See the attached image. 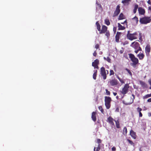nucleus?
Instances as JSON below:
<instances>
[{
	"label": "nucleus",
	"mask_w": 151,
	"mask_h": 151,
	"mask_svg": "<svg viewBox=\"0 0 151 151\" xmlns=\"http://www.w3.org/2000/svg\"><path fill=\"white\" fill-rule=\"evenodd\" d=\"M151 22L150 17H145L140 18L139 22L141 24H146L150 23Z\"/></svg>",
	"instance_id": "obj_1"
},
{
	"label": "nucleus",
	"mask_w": 151,
	"mask_h": 151,
	"mask_svg": "<svg viewBox=\"0 0 151 151\" xmlns=\"http://www.w3.org/2000/svg\"><path fill=\"white\" fill-rule=\"evenodd\" d=\"M138 34L137 32H135L133 34H131L129 33V31L127 32V36L128 39L131 40H132L137 38L136 36Z\"/></svg>",
	"instance_id": "obj_2"
},
{
	"label": "nucleus",
	"mask_w": 151,
	"mask_h": 151,
	"mask_svg": "<svg viewBox=\"0 0 151 151\" xmlns=\"http://www.w3.org/2000/svg\"><path fill=\"white\" fill-rule=\"evenodd\" d=\"M111 101V99L110 97L106 96L105 97V104L107 109H108L110 108Z\"/></svg>",
	"instance_id": "obj_3"
},
{
	"label": "nucleus",
	"mask_w": 151,
	"mask_h": 151,
	"mask_svg": "<svg viewBox=\"0 0 151 151\" xmlns=\"http://www.w3.org/2000/svg\"><path fill=\"white\" fill-rule=\"evenodd\" d=\"M129 58H130L131 60L133 62V65H136L139 62L138 59L136 58L134 55L132 54H129Z\"/></svg>",
	"instance_id": "obj_4"
},
{
	"label": "nucleus",
	"mask_w": 151,
	"mask_h": 151,
	"mask_svg": "<svg viewBox=\"0 0 151 151\" xmlns=\"http://www.w3.org/2000/svg\"><path fill=\"white\" fill-rule=\"evenodd\" d=\"M129 88V84L127 83L125 84L124 87L122 88L121 92L124 95L127 94L128 92Z\"/></svg>",
	"instance_id": "obj_5"
},
{
	"label": "nucleus",
	"mask_w": 151,
	"mask_h": 151,
	"mask_svg": "<svg viewBox=\"0 0 151 151\" xmlns=\"http://www.w3.org/2000/svg\"><path fill=\"white\" fill-rule=\"evenodd\" d=\"M131 46L134 48L135 49H139V50H142L139 44L137 42L135 41L132 42L131 45Z\"/></svg>",
	"instance_id": "obj_6"
},
{
	"label": "nucleus",
	"mask_w": 151,
	"mask_h": 151,
	"mask_svg": "<svg viewBox=\"0 0 151 151\" xmlns=\"http://www.w3.org/2000/svg\"><path fill=\"white\" fill-rule=\"evenodd\" d=\"M100 74L103 77L104 80H105L107 76L106 73V71L105 68L102 67L100 69Z\"/></svg>",
	"instance_id": "obj_7"
},
{
	"label": "nucleus",
	"mask_w": 151,
	"mask_h": 151,
	"mask_svg": "<svg viewBox=\"0 0 151 151\" xmlns=\"http://www.w3.org/2000/svg\"><path fill=\"white\" fill-rule=\"evenodd\" d=\"M118 81L117 79L114 78L110 80L108 82V84L110 86H113L117 85L118 84Z\"/></svg>",
	"instance_id": "obj_8"
},
{
	"label": "nucleus",
	"mask_w": 151,
	"mask_h": 151,
	"mask_svg": "<svg viewBox=\"0 0 151 151\" xmlns=\"http://www.w3.org/2000/svg\"><path fill=\"white\" fill-rule=\"evenodd\" d=\"M151 51V47L149 44H147L145 47V52L147 56L150 55V53Z\"/></svg>",
	"instance_id": "obj_9"
},
{
	"label": "nucleus",
	"mask_w": 151,
	"mask_h": 151,
	"mask_svg": "<svg viewBox=\"0 0 151 151\" xmlns=\"http://www.w3.org/2000/svg\"><path fill=\"white\" fill-rule=\"evenodd\" d=\"M120 6L119 5H118L116 8V10L115 11L113 15V17H115L118 15L119 14L120 11Z\"/></svg>",
	"instance_id": "obj_10"
},
{
	"label": "nucleus",
	"mask_w": 151,
	"mask_h": 151,
	"mask_svg": "<svg viewBox=\"0 0 151 151\" xmlns=\"http://www.w3.org/2000/svg\"><path fill=\"white\" fill-rule=\"evenodd\" d=\"M99 64V60L97 59L95 60L94 62L92 63V66L94 67V68L98 69L99 68L98 65Z\"/></svg>",
	"instance_id": "obj_11"
},
{
	"label": "nucleus",
	"mask_w": 151,
	"mask_h": 151,
	"mask_svg": "<svg viewBox=\"0 0 151 151\" xmlns=\"http://www.w3.org/2000/svg\"><path fill=\"white\" fill-rule=\"evenodd\" d=\"M108 29V27L106 26L103 25L102 26L101 29L99 31V34H104L107 31Z\"/></svg>",
	"instance_id": "obj_12"
},
{
	"label": "nucleus",
	"mask_w": 151,
	"mask_h": 151,
	"mask_svg": "<svg viewBox=\"0 0 151 151\" xmlns=\"http://www.w3.org/2000/svg\"><path fill=\"white\" fill-rule=\"evenodd\" d=\"M102 140H101L100 139H97L96 142L98 144V147L96 148V149H97L100 150L101 149V148L102 146V145L103 146H104L103 144H101V143L102 142Z\"/></svg>",
	"instance_id": "obj_13"
},
{
	"label": "nucleus",
	"mask_w": 151,
	"mask_h": 151,
	"mask_svg": "<svg viewBox=\"0 0 151 151\" xmlns=\"http://www.w3.org/2000/svg\"><path fill=\"white\" fill-rule=\"evenodd\" d=\"M115 121L111 117L109 116L108 118L107 122L112 126H114V121Z\"/></svg>",
	"instance_id": "obj_14"
},
{
	"label": "nucleus",
	"mask_w": 151,
	"mask_h": 151,
	"mask_svg": "<svg viewBox=\"0 0 151 151\" xmlns=\"http://www.w3.org/2000/svg\"><path fill=\"white\" fill-rule=\"evenodd\" d=\"M139 14L141 15H144L145 13V10L141 7H139L138 9Z\"/></svg>",
	"instance_id": "obj_15"
},
{
	"label": "nucleus",
	"mask_w": 151,
	"mask_h": 151,
	"mask_svg": "<svg viewBox=\"0 0 151 151\" xmlns=\"http://www.w3.org/2000/svg\"><path fill=\"white\" fill-rule=\"evenodd\" d=\"M122 33L121 32H117L116 35L115 36L116 41V42H119V38L120 35H121Z\"/></svg>",
	"instance_id": "obj_16"
},
{
	"label": "nucleus",
	"mask_w": 151,
	"mask_h": 151,
	"mask_svg": "<svg viewBox=\"0 0 151 151\" xmlns=\"http://www.w3.org/2000/svg\"><path fill=\"white\" fill-rule=\"evenodd\" d=\"M130 135L134 139L136 138L137 136L136 135V133L134 132L133 130H131L130 131Z\"/></svg>",
	"instance_id": "obj_17"
},
{
	"label": "nucleus",
	"mask_w": 151,
	"mask_h": 151,
	"mask_svg": "<svg viewBox=\"0 0 151 151\" xmlns=\"http://www.w3.org/2000/svg\"><path fill=\"white\" fill-rule=\"evenodd\" d=\"M96 113L95 112H93L92 114L91 118L92 120L94 122L96 121Z\"/></svg>",
	"instance_id": "obj_18"
},
{
	"label": "nucleus",
	"mask_w": 151,
	"mask_h": 151,
	"mask_svg": "<svg viewBox=\"0 0 151 151\" xmlns=\"http://www.w3.org/2000/svg\"><path fill=\"white\" fill-rule=\"evenodd\" d=\"M137 56L139 60H142L144 58L145 55L143 53L140 52L137 55Z\"/></svg>",
	"instance_id": "obj_19"
},
{
	"label": "nucleus",
	"mask_w": 151,
	"mask_h": 151,
	"mask_svg": "<svg viewBox=\"0 0 151 151\" xmlns=\"http://www.w3.org/2000/svg\"><path fill=\"white\" fill-rule=\"evenodd\" d=\"M131 0H123L122 1V3H123L124 5H128L129 4V2Z\"/></svg>",
	"instance_id": "obj_20"
},
{
	"label": "nucleus",
	"mask_w": 151,
	"mask_h": 151,
	"mask_svg": "<svg viewBox=\"0 0 151 151\" xmlns=\"http://www.w3.org/2000/svg\"><path fill=\"white\" fill-rule=\"evenodd\" d=\"M118 25L119 30H123L125 29V27L124 26H122L119 23H118Z\"/></svg>",
	"instance_id": "obj_21"
},
{
	"label": "nucleus",
	"mask_w": 151,
	"mask_h": 151,
	"mask_svg": "<svg viewBox=\"0 0 151 151\" xmlns=\"http://www.w3.org/2000/svg\"><path fill=\"white\" fill-rule=\"evenodd\" d=\"M124 19V16L122 13H121L119 16L118 19L119 20L123 19Z\"/></svg>",
	"instance_id": "obj_22"
},
{
	"label": "nucleus",
	"mask_w": 151,
	"mask_h": 151,
	"mask_svg": "<svg viewBox=\"0 0 151 151\" xmlns=\"http://www.w3.org/2000/svg\"><path fill=\"white\" fill-rule=\"evenodd\" d=\"M138 5L137 4H135L134 5V9H133V12L134 14L136 13L137 9H138Z\"/></svg>",
	"instance_id": "obj_23"
},
{
	"label": "nucleus",
	"mask_w": 151,
	"mask_h": 151,
	"mask_svg": "<svg viewBox=\"0 0 151 151\" xmlns=\"http://www.w3.org/2000/svg\"><path fill=\"white\" fill-rule=\"evenodd\" d=\"M96 24L97 27V29L98 31L99 32L101 30V26L98 21L96 22Z\"/></svg>",
	"instance_id": "obj_24"
},
{
	"label": "nucleus",
	"mask_w": 151,
	"mask_h": 151,
	"mask_svg": "<svg viewBox=\"0 0 151 151\" xmlns=\"http://www.w3.org/2000/svg\"><path fill=\"white\" fill-rule=\"evenodd\" d=\"M94 73L93 75V78L94 80H96V79L97 70H94Z\"/></svg>",
	"instance_id": "obj_25"
},
{
	"label": "nucleus",
	"mask_w": 151,
	"mask_h": 151,
	"mask_svg": "<svg viewBox=\"0 0 151 151\" xmlns=\"http://www.w3.org/2000/svg\"><path fill=\"white\" fill-rule=\"evenodd\" d=\"M116 78L119 80L122 84L124 83V80L123 79H121L118 76H116Z\"/></svg>",
	"instance_id": "obj_26"
},
{
	"label": "nucleus",
	"mask_w": 151,
	"mask_h": 151,
	"mask_svg": "<svg viewBox=\"0 0 151 151\" xmlns=\"http://www.w3.org/2000/svg\"><path fill=\"white\" fill-rule=\"evenodd\" d=\"M127 133V129L126 127H124L123 130V134L124 135H126Z\"/></svg>",
	"instance_id": "obj_27"
},
{
	"label": "nucleus",
	"mask_w": 151,
	"mask_h": 151,
	"mask_svg": "<svg viewBox=\"0 0 151 151\" xmlns=\"http://www.w3.org/2000/svg\"><path fill=\"white\" fill-rule=\"evenodd\" d=\"M116 122V127L117 128L119 129L120 128L119 122V121H115Z\"/></svg>",
	"instance_id": "obj_28"
},
{
	"label": "nucleus",
	"mask_w": 151,
	"mask_h": 151,
	"mask_svg": "<svg viewBox=\"0 0 151 151\" xmlns=\"http://www.w3.org/2000/svg\"><path fill=\"white\" fill-rule=\"evenodd\" d=\"M139 82L140 84L143 87H146L147 86V85L145 82L140 81Z\"/></svg>",
	"instance_id": "obj_29"
},
{
	"label": "nucleus",
	"mask_w": 151,
	"mask_h": 151,
	"mask_svg": "<svg viewBox=\"0 0 151 151\" xmlns=\"http://www.w3.org/2000/svg\"><path fill=\"white\" fill-rule=\"evenodd\" d=\"M105 23L108 26L110 24V22L108 19H106L104 21Z\"/></svg>",
	"instance_id": "obj_30"
},
{
	"label": "nucleus",
	"mask_w": 151,
	"mask_h": 151,
	"mask_svg": "<svg viewBox=\"0 0 151 151\" xmlns=\"http://www.w3.org/2000/svg\"><path fill=\"white\" fill-rule=\"evenodd\" d=\"M132 19L135 21L136 24H137L139 21L137 17L136 16H135Z\"/></svg>",
	"instance_id": "obj_31"
},
{
	"label": "nucleus",
	"mask_w": 151,
	"mask_h": 151,
	"mask_svg": "<svg viewBox=\"0 0 151 151\" xmlns=\"http://www.w3.org/2000/svg\"><path fill=\"white\" fill-rule=\"evenodd\" d=\"M104 58L105 60H106L109 63H111V59L109 57H107V58L104 57Z\"/></svg>",
	"instance_id": "obj_32"
},
{
	"label": "nucleus",
	"mask_w": 151,
	"mask_h": 151,
	"mask_svg": "<svg viewBox=\"0 0 151 151\" xmlns=\"http://www.w3.org/2000/svg\"><path fill=\"white\" fill-rule=\"evenodd\" d=\"M105 35L106 36L107 38H109L110 36V33L109 30H107L106 32H105Z\"/></svg>",
	"instance_id": "obj_33"
},
{
	"label": "nucleus",
	"mask_w": 151,
	"mask_h": 151,
	"mask_svg": "<svg viewBox=\"0 0 151 151\" xmlns=\"http://www.w3.org/2000/svg\"><path fill=\"white\" fill-rule=\"evenodd\" d=\"M99 109L100 110L102 114H104V110L101 106H99Z\"/></svg>",
	"instance_id": "obj_34"
},
{
	"label": "nucleus",
	"mask_w": 151,
	"mask_h": 151,
	"mask_svg": "<svg viewBox=\"0 0 151 151\" xmlns=\"http://www.w3.org/2000/svg\"><path fill=\"white\" fill-rule=\"evenodd\" d=\"M139 39L141 42L142 41V33H140L139 34Z\"/></svg>",
	"instance_id": "obj_35"
},
{
	"label": "nucleus",
	"mask_w": 151,
	"mask_h": 151,
	"mask_svg": "<svg viewBox=\"0 0 151 151\" xmlns=\"http://www.w3.org/2000/svg\"><path fill=\"white\" fill-rule=\"evenodd\" d=\"M125 70L128 72L129 75L132 76V74L130 70L127 68H126Z\"/></svg>",
	"instance_id": "obj_36"
},
{
	"label": "nucleus",
	"mask_w": 151,
	"mask_h": 151,
	"mask_svg": "<svg viewBox=\"0 0 151 151\" xmlns=\"http://www.w3.org/2000/svg\"><path fill=\"white\" fill-rule=\"evenodd\" d=\"M127 141L130 144L132 145H133V146L134 145V143L133 142L129 139H127Z\"/></svg>",
	"instance_id": "obj_37"
},
{
	"label": "nucleus",
	"mask_w": 151,
	"mask_h": 151,
	"mask_svg": "<svg viewBox=\"0 0 151 151\" xmlns=\"http://www.w3.org/2000/svg\"><path fill=\"white\" fill-rule=\"evenodd\" d=\"M150 97V94H147L144 96L143 98L144 99H147L149 97Z\"/></svg>",
	"instance_id": "obj_38"
},
{
	"label": "nucleus",
	"mask_w": 151,
	"mask_h": 151,
	"mask_svg": "<svg viewBox=\"0 0 151 151\" xmlns=\"http://www.w3.org/2000/svg\"><path fill=\"white\" fill-rule=\"evenodd\" d=\"M95 48L96 49H99V50H100L99 48V45L98 44H97L95 45Z\"/></svg>",
	"instance_id": "obj_39"
},
{
	"label": "nucleus",
	"mask_w": 151,
	"mask_h": 151,
	"mask_svg": "<svg viewBox=\"0 0 151 151\" xmlns=\"http://www.w3.org/2000/svg\"><path fill=\"white\" fill-rule=\"evenodd\" d=\"M106 91V94L107 95H110V93L109 91L107 89H105Z\"/></svg>",
	"instance_id": "obj_40"
},
{
	"label": "nucleus",
	"mask_w": 151,
	"mask_h": 151,
	"mask_svg": "<svg viewBox=\"0 0 151 151\" xmlns=\"http://www.w3.org/2000/svg\"><path fill=\"white\" fill-rule=\"evenodd\" d=\"M110 74H109L110 76H111V75H114V72L113 70H110Z\"/></svg>",
	"instance_id": "obj_41"
},
{
	"label": "nucleus",
	"mask_w": 151,
	"mask_h": 151,
	"mask_svg": "<svg viewBox=\"0 0 151 151\" xmlns=\"http://www.w3.org/2000/svg\"><path fill=\"white\" fill-rule=\"evenodd\" d=\"M142 110V109L139 107H138L137 109V111L138 112H141Z\"/></svg>",
	"instance_id": "obj_42"
},
{
	"label": "nucleus",
	"mask_w": 151,
	"mask_h": 151,
	"mask_svg": "<svg viewBox=\"0 0 151 151\" xmlns=\"http://www.w3.org/2000/svg\"><path fill=\"white\" fill-rule=\"evenodd\" d=\"M97 52L96 50L93 53V55L94 57H96L97 56Z\"/></svg>",
	"instance_id": "obj_43"
},
{
	"label": "nucleus",
	"mask_w": 151,
	"mask_h": 151,
	"mask_svg": "<svg viewBox=\"0 0 151 151\" xmlns=\"http://www.w3.org/2000/svg\"><path fill=\"white\" fill-rule=\"evenodd\" d=\"M123 103L124 104H125L126 105H130L132 104L131 103H125L124 101H123Z\"/></svg>",
	"instance_id": "obj_44"
},
{
	"label": "nucleus",
	"mask_w": 151,
	"mask_h": 151,
	"mask_svg": "<svg viewBox=\"0 0 151 151\" xmlns=\"http://www.w3.org/2000/svg\"><path fill=\"white\" fill-rule=\"evenodd\" d=\"M135 50L134 51V52L135 53H136V54L139 51H142V50H139V49H135Z\"/></svg>",
	"instance_id": "obj_45"
},
{
	"label": "nucleus",
	"mask_w": 151,
	"mask_h": 151,
	"mask_svg": "<svg viewBox=\"0 0 151 151\" xmlns=\"http://www.w3.org/2000/svg\"><path fill=\"white\" fill-rule=\"evenodd\" d=\"M116 149V147H113L111 148V150L112 151H115Z\"/></svg>",
	"instance_id": "obj_46"
},
{
	"label": "nucleus",
	"mask_w": 151,
	"mask_h": 151,
	"mask_svg": "<svg viewBox=\"0 0 151 151\" xmlns=\"http://www.w3.org/2000/svg\"><path fill=\"white\" fill-rule=\"evenodd\" d=\"M139 116L140 117H142V114L141 112H139Z\"/></svg>",
	"instance_id": "obj_47"
},
{
	"label": "nucleus",
	"mask_w": 151,
	"mask_h": 151,
	"mask_svg": "<svg viewBox=\"0 0 151 151\" xmlns=\"http://www.w3.org/2000/svg\"><path fill=\"white\" fill-rule=\"evenodd\" d=\"M116 27H113V31L114 33H115L116 32Z\"/></svg>",
	"instance_id": "obj_48"
},
{
	"label": "nucleus",
	"mask_w": 151,
	"mask_h": 151,
	"mask_svg": "<svg viewBox=\"0 0 151 151\" xmlns=\"http://www.w3.org/2000/svg\"><path fill=\"white\" fill-rule=\"evenodd\" d=\"M97 5L99 8H102V6L101 4H97Z\"/></svg>",
	"instance_id": "obj_49"
},
{
	"label": "nucleus",
	"mask_w": 151,
	"mask_h": 151,
	"mask_svg": "<svg viewBox=\"0 0 151 151\" xmlns=\"http://www.w3.org/2000/svg\"><path fill=\"white\" fill-rule=\"evenodd\" d=\"M99 150L97 149H96V147H94L93 149V151H99Z\"/></svg>",
	"instance_id": "obj_50"
},
{
	"label": "nucleus",
	"mask_w": 151,
	"mask_h": 151,
	"mask_svg": "<svg viewBox=\"0 0 151 151\" xmlns=\"http://www.w3.org/2000/svg\"><path fill=\"white\" fill-rule=\"evenodd\" d=\"M149 83L150 85V89H151V80H149Z\"/></svg>",
	"instance_id": "obj_51"
},
{
	"label": "nucleus",
	"mask_w": 151,
	"mask_h": 151,
	"mask_svg": "<svg viewBox=\"0 0 151 151\" xmlns=\"http://www.w3.org/2000/svg\"><path fill=\"white\" fill-rule=\"evenodd\" d=\"M147 101L148 102H151V98H150V99H149L147 100Z\"/></svg>",
	"instance_id": "obj_52"
},
{
	"label": "nucleus",
	"mask_w": 151,
	"mask_h": 151,
	"mask_svg": "<svg viewBox=\"0 0 151 151\" xmlns=\"http://www.w3.org/2000/svg\"><path fill=\"white\" fill-rule=\"evenodd\" d=\"M113 94L114 96H116L117 95V93L116 92H113Z\"/></svg>",
	"instance_id": "obj_53"
},
{
	"label": "nucleus",
	"mask_w": 151,
	"mask_h": 151,
	"mask_svg": "<svg viewBox=\"0 0 151 151\" xmlns=\"http://www.w3.org/2000/svg\"><path fill=\"white\" fill-rule=\"evenodd\" d=\"M147 3L148 4H151V2L150 1H147Z\"/></svg>",
	"instance_id": "obj_54"
},
{
	"label": "nucleus",
	"mask_w": 151,
	"mask_h": 151,
	"mask_svg": "<svg viewBox=\"0 0 151 151\" xmlns=\"http://www.w3.org/2000/svg\"><path fill=\"white\" fill-rule=\"evenodd\" d=\"M148 115L149 116H151V112L148 113Z\"/></svg>",
	"instance_id": "obj_55"
},
{
	"label": "nucleus",
	"mask_w": 151,
	"mask_h": 151,
	"mask_svg": "<svg viewBox=\"0 0 151 151\" xmlns=\"http://www.w3.org/2000/svg\"><path fill=\"white\" fill-rule=\"evenodd\" d=\"M132 96L133 97V99H134V98H135V96H134V95L133 94H132Z\"/></svg>",
	"instance_id": "obj_56"
},
{
	"label": "nucleus",
	"mask_w": 151,
	"mask_h": 151,
	"mask_svg": "<svg viewBox=\"0 0 151 151\" xmlns=\"http://www.w3.org/2000/svg\"><path fill=\"white\" fill-rule=\"evenodd\" d=\"M124 23H126V24L127 23V20H125L124 22Z\"/></svg>",
	"instance_id": "obj_57"
},
{
	"label": "nucleus",
	"mask_w": 151,
	"mask_h": 151,
	"mask_svg": "<svg viewBox=\"0 0 151 151\" xmlns=\"http://www.w3.org/2000/svg\"><path fill=\"white\" fill-rule=\"evenodd\" d=\"M106 74H108L109 73V71H108V70H106Z\"/></svg>",
	"instance_id": "obj_58"
},
{
	"label": "nucleus",
	"mask_w": 151,
	"mask_h": 151,
	"mask_svg": "<svg viewBox=\"0 0 151 151\" xmlns=\"http://www.w3.org/2000/svg\"><path fill=\"white\" fill-rule=\"evenodd\" d=\"M148 9H149V10H151V6H149L148 7Z\"/></svg>",
	"instance_id": "obj_59"
},
{
	"label": "nucleus",
	"mask_w": 151,
	"mask_h": 151,
	"mask_svg": "<svg viewBox=\"0 0 151 151\" xmlns=\"http://www.w3.org/2000/svg\"><path fill=\"white\" fill-rule=\"evenodd\" d=\"M128 43V42H124V44H127Z\"/></svg>",
	"instance_id": "obj_60"
},
{
	"label": "nucleus",
	"mask_w": 151,
	"mask_h": 151,
	"mask_svg": "<svg viewBox=\"0 0 151 151\" xmlns=\"http://www.w3.org/2000/svg\"><path fill=\"white\" fill-rule=\"evenodd\" d=\"M116 98L117 99H118V98H119V96H116Z\"/></svg>",
	"instance_id": "obj_61"
},
{
	"label": "nucleus",
	"mask_w": 151,
	"mask_h": 151,
	"mask_svg": "<svg viewBox=\"0 0 151 151\" xmlns=\"http://www.w3.org/2000/svg\"><path fill=\"white\" fill-rule=\"evenodd\" d=\"M121 24H125L124 23V22H121Z\"/></svg>",
	"instance_id": "obj_62"
},
{
	"label": "nucleus",
	"mask_w": 151,
	"mask_h": 151,
	"mask_svg": "<svg viewBox=\"0 0 151 151\" xmlns=\"http://www.w3.org/2000/svg\"><path fill=\"white\" fill-rule=\"evenodd\" d=\"M139 150H140V151H141V148H140V149H139Z\"/></svg>",
	"instance_id": "obj_63"
},
{
	"label": "nucleus",
	"mask_w": 151,
	"mask_h": 151,
	"mask_svg": "<svg viewBox=\"0 0 151 151\" xmlns=\"http://www.w3.org/2000/svg\"><path fill=\"white\" fill-rule=\"evenodd\" d=\"M150 94V96L151 97V93Z\"/></svg>",
	"instance_id": "obj_64"
}]
</instances>
